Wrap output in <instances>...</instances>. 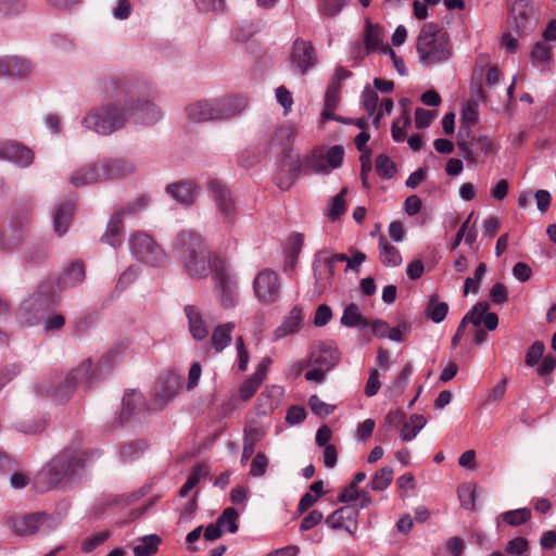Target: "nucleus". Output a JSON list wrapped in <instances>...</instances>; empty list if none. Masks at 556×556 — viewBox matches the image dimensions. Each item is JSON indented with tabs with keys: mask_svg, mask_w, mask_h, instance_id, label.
<instances>
[{
	"mask_svg": "<svg viewBox=\"0 0 556 556\" xmlns=\"http://www.w3.org/2000/svg\"><path fill=\"white\" fill-rule=\"evenodd\" d=\"M174 253L191 278H204L212 270L214 292L219 305L224 309L237 306L239 302L237 278L223 260L215 258L213 263L211 262L210 251L201 235L190 230L179 232Z\"/></svg>",
	"mask_w": 556,
	"mask_h": 556,
	"instance_id": "f257e3e1",
	"label": "nucleus"
},
{
	"mask_svg": "<svg viewBox=\"0 0 556 556\" xmlns=\"http://www.w3.org/2000/svg\"><path fill=\"white\" fill-rule=\"evenodd\" d=\"M162 117L159 108L149 101L131 102L129 106L117 108L115 104L103 105L92 110L83 121L86 128L99 135H111L122 128L126 122L135 124L153 125Z\"/></svg>",
	"mask_w": 556,
	"mask_h": 556,
	"instance_id": "f03ea898",
	"label": "nucleus"
},
{
	"mask_svg": "<svg viewBox=\"0 0 556 556\" xmlns=\"http://www.w3.org/2000/svg\"><path fill=\"white\" fill-rule=\"evenodd\" d=\"M97 450L79 451L66 447L53 457L49 464L39 471L35 480L38 492H46L61 483L73 481L85 466L99 457Z\"/></svg>",
	"mask_w": 556,
	"mask_h": 556,
	"instance_id": "7ed1b4c3",
	"label": "nucleus"
},
{
	"mask_svg": "<svg viewBox=\"0 0 556 556\" xmlns=\"http://www.w3.org/2000/svg\"><path fill=\"white\" fill-rule=\"evenodd\" d=\"M99 380V365H94L90 358H87L72 369L64 379L56 377L51 381L41 380L35 388L38 393L63 402L67 401L77 388L88 390Z\"/></svg>",
	"mask_w": 556,
	"mask_h": 556,
	"instance_id": "20e7f679",
	"label": "nucleus"
},
{
	"mask_svg": "<svg viewBox=\"0 0 556 556\" xmlns=\"http://www.w3.org/2000/svg\"><path fill=\"white\" fill-rule=\"evenodd\" d=\"M247 105V98L240 94L220 99L203 100L186 106L188 118L194 123L228 119L241 113Z\"/></svg>",
	"mask_w": 556,
	"mask_h": 556,
	"instance_id": "39448f33",
	"label": "nucleus"
},
{
	"mask_svg": "<svg viewBox=\"0 0 556 556\" xmlns=\"http://www.w3.org/2000/svg\"><path fill=\"white\" fill-rule=\"evenodd\" d=\"M59 302L58 291L54 280L51 278L43 279L20 307V317L27 324L34 325L43 317L50 308L54 307Z\"/></svg>",
	"mask_w": 556,
	"mask_h": 556,
	"instance_id": "423d86ee",
	"label": "nucleus"
},
{
	"mask_svg": "<svg viewBox=\"0 0 556 556\" xmlns=\"http://www.w3.org/2000/svg\"><path fill=\"white\" fill-rule=\"evenodd\" d=\"M21 207H14L8 227L1 231L0 248L10 252L16 248L26 237L30 222L31 203L26 202Z\"/></svg>",
	"mask_w": 556,
	"mask_h": 556,
	"instance_id": "0eeeda50",
	"label": "nucleus"
},
{
	"mask_svg": "<svg viewBox=\"0 0 556 556\" xmlns=\"http://www.w3.org/2000/svg\"><path fill=\"white\" fill-rule=\"evenodd\" d=\"M131 253L142 263L153 267L166 264L167 255L155 240L143 231H137L129 238Z\"/></svg>",
	"mask_w": 556,
	"mask_h": 556,
	"instance_id": "6e6552de",
	"label": "nucleus"
},
{
	"mask_svg": "<svg viewBox=\"0 0 556 556\" xmlns=\"http://www.w3.org/2000/svg\"><path fill=\"white\" fill-rule=\"evenodd\" d=\"M9 523L13 532L20 536L31 535L39 531L48 532L58 526L56 519L43 511L12 517Z\"/></svg>",
	"mask_w": 556,
	"mask_h": 556,
	"instance_id": "1a4fd4ad",
	"label": "nucleus"
},
{
	"mask_svg": "<svg viewBox=\"0 0 556 556\" xmlns=\"http://www.w3.org/2000/svg\"><path fill=\"white\" fill-rule=\"evenodd\" d=\"M344 149L342 146H332L325 153L320 150H313L303 162L304 170L315 174H329L330 170L339 168L343 164Z\"/></svg>",
	"mask_w": 556,
	"mask_h": 556,
	"instance_id": "9d476101",
	"label": "nucleus"
},
{
	"mask_svg": "<svg viewBox=\"0 0 556 556\" xmlns=\"http://www.w3.org/2000/svg\"><path fill=\"white\" fill-rule=\"evenodd\" d=\"M417 51L422 61L441 62L451 54L448 37H417Z\"/></svg>",
	"mask_w": 556,
	"mask_h": 556,
	"instance_id": "9b49d317",
	"label": "nucleus"
},
{
	"mask_svg": "<svg viewBox=\"0 0 556 556\" xmlns=\"http://www.w3.org/2000/svg\"><path fill=\"white\" fill-rule=\"evenodd\" d=\"M255 296L263 304H270L278 300L280 292L279 277L270 269L260 271L253 281Z\"/></svg>",
	"mask_w": 556,
	"mask_h": 556,
	"instance_id": "f8f14e48",
	"label": "nucleus"
},
{
	"mask_svg": "<svg viewBox=\"0 0 556 556\" xmlns=\"http://www.w3.org/2000/svg\"><path fill=\"white\" fill-rule=\"evenodd\" d=\"M207 186L218 211L228 224H232L236 217V205L231 198L230 190L217 179H211Z\"/></svg>",
	"mask_w": 556,
	"mask_h": 556,
	"instance_id": "ddd939ff",
	"label": "nucleus"
},
{
	"mask_svg": "<svg viewBox=\"0 0 556 556\" xmlns=\"http://www.w3.org/2000/svg\"><path fill=\"white\" fill-rule=\"evenodd\" d=\"M291 61L302 75L314 67L317 63V55L312 42L298 37L292 46Z\"/></svg>",
	"mask_w": 556,
	"mask_h": 556,
	"instance_id": "4468645a",
	"label": "nucleus"
},
{
	"mask_svg": "<svg viewBox=\"0 0 556 556\" xmlns=\"http://www.w3.org/2000/svg\"><path fill=\"white\" fill-rule=\"evenodd\" d=\"M0 160L26 167L34 161V152L26 146L11 140L0 141Z\"/></svg>",
	"mask_w": 556,
	"mask_h": 556,
	"instance_id": "2eb2a0df",
	"label": "nucleus"
},
{
	"mask_svg": "<svg viewBox=\"0 0 556 556\" xmlns=\"http://www.w3.org/2000/svg\"><path fill=\"white\" fill-rule=\"evenodd\" d=\"M76 200L68 197L58 201L52 212L53 230L59 236H64L72 223Z\"/></svg>",
	"mask_w": 556,
	"mask_h": 556,
	"instance_id": "dca6fc26",
	"label": "nucleus"
},
{
	"mask_svg": "<svg viewBox=\"0 0 556 556\" xmlns=\"http://www.w3.org/2000/svg\"><path fill=\"white\" fill-rule=\"evenodd\" d=\"M358 510L355 507L343 506L334 510L326 519L327 526L332 529H344L350 534L357 530Z\"/></svg>",
	"mask_w": 556,
	"mask_h": 556,
	"instance_id": "f3484780",
	"label": "nucleus"
},
{
	"mask_svg": "<svg viewBox=\"0 0 556 556\" xmlns=\"http://www.w3.org/2000/svg\"><path fill=\"white\" fill-rule=\"evenodd\" d=\"M313 271L316 283H330L336 274V263L331 257V252L321 250L315 255L313 262Z\"/></svg>",
	"mask_w": 556,
	"mask_h": 556,
	"instance_id": "a211bd4d",
	"label": "nucleus"
},
{
	"mask_svg": "<svg viewBox=\"0 0 556 556\" xmlns=\"http://www.w3.org/2000/svg\"><path fill=\"white\" fill-rule=\"evenodd\" d=\"M339 361L340 352L338 348L329 343H320L312 351L308 365H316L328 372Z\"/></svg>",
	"mask_w": 556,
	"mask_h": 556,
	"instance_id": "6ab92c4d",
	"label": "nucleus"
},
{
	"mask_svg": "<svg viewBox=\"0 0 556 556\" xmlns=\"http://www.w3.org/2000/svg\"><path fill=\"white\" fill-rule=\"evenodd\" d=\"M188 320V329L195 341H204L210 334L208 326L201 312L194 305H186L184 308Z\"/></svg>",
	"mask_w": 556,
	"mask_h": 556,
	"instance_id": "aec40b11",
	"label": "nucleus"
},
{
	"mask_svg": "<svg viewBox=\"0 0 556 556\" xmlns=\"http://www.w3.org/2000/svg\"><path fill=\"white\" fill-rule=\"evenodd\" d=\"M31 72L29 61L18 56L0 59V77L24 78Z\"/></svg>",
	"mask_w": 556,
	"mask_h": 556,
	"instance_id": "412c9836",
	"label": "nucleus"
},
{
	"mask_svg": "<svg viewBox=\"0 0 556 556\" xmlns=\"http://www.w3.org/2000/svg\"><path fill=\"white\" fill-rule=\"evenodd\" d=\"M544 39L538 41L530 53V61L533 66L541 67L542 70L548 68L554 61L553 47L549 41H555L556 37H543Z\"/></svg>",
	"mask_w": 556,
	"mask_h": 556,
	"instance_id": "4be33fe9",
	"label": "nucleus"
},
{
	"mask_svg": "<svg viewBox=\"0 0 556 556\" xmlns=\"http://www.w3.org/2000/svg\"><path fill=\"white\" fill-rule=\"evenodd\" d=\"M303 324V312L300 306H293L289 314L283 318L281 325L276 328L274 334L276 339L296 333Z\"/></svg>",
	"mask_w": 556,
	"mask_h": 556,
	"instance_id": "5701e85b",
	"label": "nucleus"
},
{
	"mask_svg": "<svg viewBox=\"0 0 556 556\" xmlns=\"http://www.w3.org/2000/svg\"><path fill=\"white\" fill-rule=\"evenodd\" d=\"M236 328V324L228 321L222 325H217L213 328L211 334V348L216 354L222 353L227 346L230 345L232 340V331Z\"/></svg>",
	"mask_w": 556,
	"mask_h": 556,
	"instance_id": "b1692460",
	"label": "nucleus"
},
{
	"mask_svg": "<svg viewBox=\"0 0 556 556\" xmlns=\"http://www.w3.org/2000/svg\"><path fill=\"white\" fill-rule=\"evenodd\" d=\"M103 179L122 178L134 172L131 163L122 159H106L100 163Z\"/></svg>",
	"mask_w": 556,
	"mask_h": 556,
	"instance_id": "393cba45",
	"label": "nucleus"
},
{
	"mask_svg": "<svg viewBox=\"0 0 556 556\" xmlns=\"http://www.w3.org/2000/svg\"><path fill=\"white\" fill-rule=\"evenodd\" d=\"M123 232L124 224L121 217V212H115L110 217L106 230L101 237V241L116 249L123 242Z\"/></svg>",
	"mask_w": 556,
	"mask_h": 556,
	"instance_id": "a878e982",
	"label": "nucleus"
},
{
	"mask_svg": "<svg viewBox=\"0 0 556 556\" xmlns=\"http://www.w3.org/2000/svg\"><path fill=\"white\" fill-rule=\"evenodd\" d=\"M166 191L177 202L190 205L194 202L197 188L192 181H179L168 185Z\"/></svg>",
	"mask_w": 556,
	"mask_h": 556,
	"instance_id": "bb28decb",
	"label": "nucleus"
},
{
	"mask_svg": "<svg viewBox=\"0 0 556 556\" xmlns=\"http://www.w3.org/2000/svg\"><path fill=\"white\" fill-rule=\"evenodd\" d=\"M472 126L460 124L457 134V148L460 154L471 163L478 161V153L469 146L468 140H478V137L473 134Z\"/></svg>",
	"mask_w": 556,
	"mask_h": 556,
	"instance_id": "cd10ccee",
	"label": "nucleus"
},
{
	"mask_svg": "<svg viewBox=\"0 0 556 556\" xmlns=\"http://www.w3.org/2000/svg\"><path fill=\"white\" fill-rule=\"evenodd\" d=\"M85 275V264L80 261H74L64 268L62 275L59 278V287L68 288L77 286L84 281Z\"/></svg>",
	"mask_w": 556,
	"mask_h": 556,
	"instance_id": "c85d7f7f",
	"label": "nucleus"
},
{
	"mask_svg": "<svg viewBox=\"0 0 556 556\" xmlns=\"http://www.w3.org/2000/svg\"><path fill=\"white\" fill-rule=\"evenodd\" d=\"M103 180L100 164H92L75 172L70 181L75 187L86 186Z\"/></svg>",
	"mask_w": 556,
	"mask_h": 556,
	"instance_id": "c756f323",
	"label": "nucleus"
},
{
	"mask_svg": "<svg viewBox=\"0 0 556 556\" xmlns=\"http://www.w3.org/2000/svg\"><path fill=\"white\" fill-rule=\"evenodd\" d=\"M513 13L515 15L519 31L527 30V24L536 21V13L533 5L527 0H520L514 3Z\"/></svg>",
	"mask_w": 556,
	"mask_h": 556,
	"instance_id": "7c9ffc66",
	"label": "nucleus"
},
{
	"mask_svg": "<svg viewBox=\"0 0 556 556\" xmlns=\"http://www.w3.org/2000/svg\"><path fill=\"white\" fill-rule=\"evenodd\" d=\"M282 394V388L271 386L266 388L257 397V410L262 415H267L274 412L278 405V397Z\"/></svg>",
	"mask_w": 556,
	"mask_h": 556,
	"instance_id": "2f4dec72",
	"label": "nucleus"
},
{
	"mask_svg": "<svg viewBox=\"0 0 556 556\" xmlns=\"http://www.w3.org/2000/svg\"><path fill=\"white\" fill-rule=\"evenodd\" d=\"M384 48H391L383 43L382 37H364V41H356L353 45L352 52L356 58H364L372 52L383 54Z\"/></svg>",
	"mask_w": 556,
	"mask_h": 556,
	"instance_id": "473e14b6",
	"label": "nucleus"
},
{
	"mask_svg": "<svg viewBox=\"0 0 556 556\" xmlns=\"http://www.w3.org/2000/svg\"><path fill=\"white\" fill-rule=\"evenodd\" d=\"M379 260L387 267H396L402 263V255L397 248L388 242L384 236L379 237Z\"/></svg>",
	"mask_w": 556,
	"mask_h": 556,
	"instance_id": "72a5a7b5",
	"label": "nucleus"
},
{
	"mask_svg": "<svg viewBox=\"0 0 556 556\" xmlns=\"http://www.w3.org/2000/svg\"><path fill=\"white\" fill-rule=\"evenodd\" d=\"M448 304L440 301L437 294L429 298L428 303L425 307V315L434 324L442 323L448 314Z\"/></svg>",
	"mask_w": 556,
	"mask_h": 556,
	"instance_id": "f704fd0d",
	"label": "nucleus"
},
{
	"mask_svg": "<svg viewBox=\"0 0 556 556\" xmlns=\"http://www.w3.org/2000/svg\"><path fill=\"white\" fill-rule=\"evenodd\" d=\"M161 543L162 539L157 534L143 535L132 547V553L135 556H153L157 553Z\"/></svg>",
	"mask_w": 556,
	"mask_h": 556,
	"instance_id": "c9c22d12",
	"label": "nucleus"
},
{
	"mask_svg": "<svg viewBox=\"0 0 556 556\" xmlns=\"http://www.w3.org/2000/svg\"><path fill=\"white\" fill-rule=\"evenodd\" d=\"M341 324L349 328H353L357 325L368 327L369 320L363 317L357 304L350 303L343 311Z\"/></svg>",
	"mask_w": 556,
	"mask_h": 556,
	"instance_id": "e433bc0d",
	"label": "nucleus"
},
{
	"mask_svg": "<svg viewBox=\"0 0 556 556\" xmlns=\"http://www.w3.org/2000/svg\"><path fill=\"white\" fill-rule=\"evenodd\" d=\"M427 420L422 415L414 414L401 428V439L405 442L412 441L425 427Z\"/></svg>",
	"mask_w": 556,
	"mask_h": 556,
	"instance_id": "4c0bfd02",
	"label": "nucleus"
},
{
	"mask_svg": "<svg viewBox=\"0 0 556 556\" xmlns=\"http://www.w3.org/2000/svg\"><path fill=\"white\" fill-rule=\"evenodd\" d=\"M142 402V396L134 391L126 392L122 401V410L119 414L121 424L126 422L136 410L138 404Z\"/></svg>",
	"mask_w": 556,
	"mask_h": 556,
	"instance_id": "58836bf2",
	"label": "nucleus"
},
{
	"mask_svg": "<svg viewBox=\"0 0 556 556\" xmlns=\"http://www.w3.org/2000/svg\"><path fill=\"white\" fill-rule=\"evenodd\" d=\"M460 505L468 510L476 508V484L463 483L457 489Z\"/></svg>",
	"mask_w": 556,
	"mask_h": 556,
	"instance_id": "ea45409f",
	"label": "nucleus"
},
{
	"mask_svg": "<svg viewBox=\"0 0 556 556\" xmlns=\"http://www.w3.org/2000/svg\"><path fill=\"white\" fill-rule=\"evenodd\" d=\"M394 471L391 467L386 466L378 470L370 481V488L374 491H383L386 490L393 480Z\"/></svg>",
	"mask_w": 556,
	"mask_h": 556,
	"instance_id": "a19ab883",
	"label": "nucleus"
},
{
	"mask_svg": "<svg viewBox=\"0 0 556 556\" xmlns=\"http://www.w3.org/2000/svg\"><path fill=\"white\" fill-rule=\"evenodd\" d=\"M531 510L527 507L513 509L504 513L502 518L504 522L513 527L525 525L531 519Z\"/></svg>",
	"mask_w": 556,
	"mask_h": 556,
	"instance_id": "79ce46f5",
	"label": "nucleus"
},
{
	"mask_svg": "<svg viewBox=\"0 0 556 556\" xmlns=\"http://www.w3.org/2000/svg\"><path fill=\"white\" fill-rule=\"evenodd\" d=\"M239 514L233 507H227L222 515L217 518L218 525L222 526L223 531L236 533L239 529L238 526Z\"/></svg>",
	"mask_w": 556,
	"mask_h": 556,
	"instance_id": "37998d69",
	"label": "nucleus"
},
{
	"mask_svg": "<svg viewBox=\"0 0 556 556\" xmlns=\"http://www.w3.org/2000/svg\"><path fill=\"white\" fill-rule=\"evenodd\" d=\"M376 172L384 179L393 178L396 174L395 163L388 155L379 154L376 159Z\"/></svg>",
	"mask_w": 556,
	"mask_h": 556,
	"instance_id": "c03bdc74",
	"label": "nucleus"
},
{
	"mask_svg": "<svg viewBox=\"0 0 556 556\" xmlns=\"http://www.w3.org/2000/svg\"><path fill=\"white\" fill-rule=\"evenodd\" d=\"M489 303L480 301L476 303L466 314L465 319L468 324H472L475 327H479L483 321L484 314L489 311Z\"/></svg>",
	"mask_w": 556,
	"mask_h": 556,
	"instance_id": "a18cd8bd",
	"label": "nucleus"
},
{
	"mask_svg": "<svg viewBox=\"0 0 556 556\" xmlns=\"http://www.w3.org/2000/svg\"><path fill=\"white\" fill-rule=\"evenodd\" d=\"M361 100L367 116L371 117L376 113L378 106L379 97L377 91L369 86H366L362 92Z\"/></svg>",
	"mask_w": 556,
	"mask_h": 556,
	"instance_id": "49530a36",
	"label": "nucleus"
},
{
	"mask_svg": "<svg viewBox=\"0 0 556 556\" xmlns=\"http://www.w3.org/2000/svg\"><path fill=\"white\" fill-rule=\"evenodd\" d=\"M410 117L406 113L393 122L391 136L395 142H403L406 139L405 129L410 126Z\"/></svg>",
	"mask_w": 556,
	"mask_h": 556,
	"instance_id": "de8ad7c7",
	"label": "nucleus"
},
{
	"mask_svg": "<svg viewBox=\"0 0 556 556\" xmlns=\"http://www.w3.org/2000/svg\"><path fill=\"white\" fill-rule=\"evenodd\" d=\"M132 85V81L126 76L112 77L110 79L111 89L109 92L111 96L116 97L127 96L130 92Z\"/></svg>",
	"mask_w": 556,
	"mask_h": 556,
	"instance_id": "09e8293b",
	"label": "nucleus"
},
{
	"mask_svg": "<svg viewBox=\"0 0 556 556\" xmlns=\"http://www.w3.org/2000/svg\"><path fill=\"white\" fill-rule=\"evenodd\" d=\"M146 448L147 444L144 442H131L121 448L119 455L124 462H132L137 459Z\"/></svg>",
	"mask_w": 556,
	"mask_h": 556,
	"instance_id": "8fccbe9b",
	"label": "nucleus"
},
{
	"mask_svg": "<svg viewBox=\"0 0 556 556\" xmlns=\"http://www.w3.org/2000/svg\"><path fill=\"white\" fill-rule=\"evenodd\" d=\"M545 345L542 341L533 342L527 350L525 362L529 367H533L543 358Z\"/></svg>",
	"mask_w": 556,
	"mask_h": 556,
	"instance_id": "3c124183",
	"label": "nucleus"
},
{
	"mask_svg": "<svg viewBox=\"0 0 556 556\" xmlns=\"http://www.w3.org/2000/svg\"><path fill=\"white\" fill-rule=\"evenodd\" d=\"M345 193L346 189L343 188L338 194L332 198L329 208V217L332 220L340 218L345 213Z\"/></svg>",
	"mask_w": 556,
	"mask_h": 556,
	"instance_id": "603ef678",
	"label": "nucleus"
},
{
	"mask_svg": "<svg viewBox=\"0 0 556 556\" xmlns=\"http://www.w3.org/2000/svg\"><path fill=\"white\" fill-rule=\"evenodd\" d=\"M110 538L109 531H101L94 534H91L90 536L86 538L81 543V551L84 553H91L94 551L98 546L103 544L108 539Z\"/></svg>",
	"mask_w": 556,
	"mask_h": 556,
	"instance_id": "864d4df0",
	"label": "nucleus"
},
{
	"mask_svg": "<svg viewBox=\"0 0 556 556\" xmlns=\"http://www.w3.org/2000/svg\"><path fill=\"white\" fill-rule=\"evenodd\" d=\"M308 406L311 410L318 417H327L334 410V406L329 405L321 401L318 395L314 394L308 399Z\"/></svg>",
	"mask_w": 556,
	"mask_h": 556,
	"instance_id": "5fc2aeb1",
	"label": "nucleus"
},
{
	"mask_svg": "<svg viewBox=\"0 0 556 556\" xmlns=\"http://www.w3.org/2000/svg\"><path fill=\"white\" fill-rule=\"evenodd\" d=\"M262 382L251 376L239 388V396L242 401H249L260 389Z\"/></svg>",
	"mask_w": 556,
	"mask_h": 556,
	"instance_id": "6e6d98bb",
	"label": "nucleus"
},
{
	"mask_svg": "<svg viewBox=\"0 0 556 556\" xmlns=\"http://www.w3.org/2000/svg\"><path fill=\"white\" fill-rule=\"evenodd\" d=\"M267 467L268 459L266 455L262 452H258L251 462L249 473L252 477H263L266 473Z\"/></svg>",
	"mask_w": 556,
	"mask_h": 556,
	"instance_id": "4d7b16f0",
	"label": "nucleus"
},
{
	"mask_svg": "<svg viewBox=\"0 0 556 556\" xmlns=\"http://www.w3.org/2000/svg\"><path fill=\"white\" fill-rule=\"evenodd\" d=\"M203 477V472L201 467H194L192 468L190 475L188 476L185 483L181 485L179 490V495L181 497H185L189 494V492L195 488V485L200 482L201 478Z\"/></svg>",
	"mask_w": 556,
	"mask_h": 556,
	"instance_id": "13d9d810",
	"label": "nucleus"
},
{
	"mask_svg": "<svg viewBox=\"0 0 556 556\" xmlns=\"http://www.w3.org/2000/svg\"><path fill=\"white\" fill-rule=\"evenodd\" d=\"M529 543L528 540L523 536H516L509 540L505 546L506 553L510 555L520 556L528 552Z\"/></svg>",
	"mask_w": 556,
	"mask_h": 556,
	"instance_id": "bf43d9fd",
	"label": "nucleus"
},
{
	"mask_svg": "<svg viewBox=\"0 0 556 556\" xmlns=\"http://www.w3.org/2000/svg\"><path fill=\"white\" fill-rule=\"evenodd\" d=\"M435 117V113L430 110L417 108L415 111V126L417 129H424L430 126Z\"/></svg>",
	"mask_w": 556,
	"mask_h": 556,
	"instance_id": "052dcab7",
	"label": "nucleus"
},
{
	"mask_svg": "<svg viewBox=\"0 0 556 556\" xmlns=\"http://www.w3.org/2000/svg\"><path fill=\"white\" fill-rule=\"evenodd\" d=\"M26 7V0H0V14H17Z\"/></svg>",
	"mask_w": 556,
	"mask_h": 556,
	"instance_id": "680f3d73",
	"label": "nucleus"
},
{
	"mask_svg": "<svg viewBox=\"0 0 556 556\" xmlns=\"http://www.w3.org/2000/svg\"><path fill=\"white\" fill-rule=\"evenodd\" d=\"M236 349L238 353V369L240 371H245L250 361V355L241 336L236 339Z\"/></svg>",
	"mask_w": 556,
	"mask_h": 556,
	"instance_id": "e2e57ef3",
	"label": "nucleus"
},
{
	"mask_svg": "<svg viewBox=\"0 0 556 556\" xmlns=\"http://www.w3.org/2000/svg\"><path fill=\"white\" fill-rule=\"evenodd\" d=\"M508 299V291L504 283L495 282L490 290V300L493 304H504Z\"/></svg>",
	"mask_w": 556,
	"mask_h": 556,
	"instance_id": "0e129e2a",
	"label": "nucleus"
},
{
	"mask_svg": "<svg viewBox=\"0 0 556 556\" xmlns=\"http://www.w3.org/2000/svg\"><path fill=\"white\" fill-rule=\"evenodd\" d=\"M306 418V410L303 406L291 405L286 415V421L289 425H299Z\"/></svg>",
	"mask_w": 556,
	"mask_h": 556,
	"instance_id": "69168bd1",
	"label": "nucleus"
},
{
	"mask_svg": "<svg viewBox=\"0 0 556 556\" xmlns=\"http://www.w3.org/2000/svg\"><path fill=\"white\" fill-rule=\"evenodd\" d=\"M332 317V311L329 305L320 304L315 312L314 325L316 327L326 326Z\"/></svg>",
	"mask_w": 556,
	"mask_h": 556,
	"instance_id": "338daca9",
	"label": "nucleus"
},
{
	"mask_svg": "<svg viewBox=\"0 0 556 556\" xmlns=\"http://www.w3.org/2000/svg\"><path fill=\"white\" fill-rule=\"evenodd\" d=\"M380 387L379 372L376 368H371L365 386V394L371 397L379 392Z\"/></svg>",
	"mask_w": 556,
	"mask_h": 556,
	"instance_id": "774afa93",
	"label": "nucleus"
}]
</instances>
